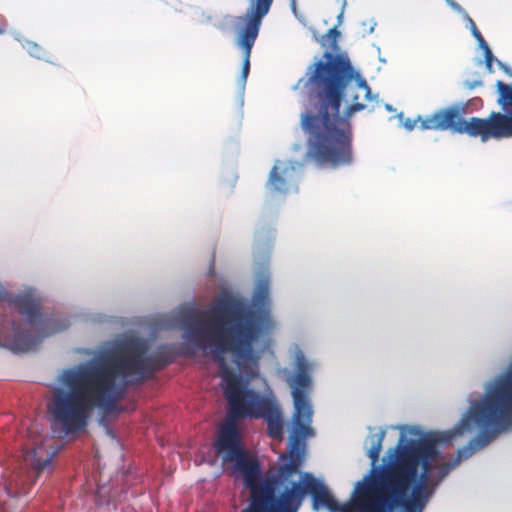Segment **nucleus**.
<instances>
[{"label": "nucleus", "mask_w": 512, "mask_h": 512, "mask_svg": "<svg viewBox=\"0 0 512 512\" xmlns=\"http://www.w3.org/2000/svg\"><path fill=\"white\" fill-rule=\"evenodd\" d=\"M395 447L377 465L385 430L365 440L371 470L354 485L352 497L388 494L384 499L409 512H424L438 487L462 461L512 431V362L484 384L452 430L402 425Z\"/></svg>", "instance_id": "obj_1"}, {"label": "nucleus", "mask_w": 512, "mask_h": 512, "mask_svg": "<svg viewBox=\"0 0 512 512\" xmlns=\"http://www.w3.org/2000/svg\"><path fill=\"white\" fill-rule=\"evenodd\" d=\"M81 352L92 358L64 369L48 402L51 427L60 438L86 431L94 409L117 412L130 387L142 385L168 364L151 351L150 340L133 332Z\"/></svg>", "instance_id": "obj_2"}, {"label": "nucleus", "mask_w": 512, "mask_h": 512, "mask_svg": "<svg viewBox=\"0 0 512 512\" xmlns=\"http://www.w3.org/2000/svg\"><path fill=\"white\" fill-rule=\"evenodd\" d=\"M340 32L331 28L322 37L329 46L322 59L310 64L293 90L307 96L308 105L301 114V127L307 135L306 157L318 167L339 169L355 162L351 118L367 108L359 102L364 92L367 101H376L365 77L346 53H338Z\"/></svg>", "instance_id": "obj_3"}, {"label": "nucleus", "mask_w": 512, "mask_h": 512, "mask_svg": "<svg viewBox=\"0 0 512 512\" xmlns=\"http://www.w3.org/2000/svg\"><path fill=\"white\" fill-rule=\"evenodd\" d=\"M161 326L165 330H181L189 348L209 354L219 363L224 395L234 417L263 419L271 438H283L281 407L267 380L258 372L263 350L253 347L252 358L238 359L232 345L210 343L208 323L199 317L194 302L185 303L167 315Z\"/></svg>", "instance_id": "obj_4"}, {"label": "nucleus", "mask_w": 512, "mask_h": 512, "mask_svg": "<svg viewBox=\"0 0 512 512\" xmlns=\"http://www.w3.org/2000/svg\"><path fill=\"white\" fill-rule=\"evenodd\" d=\"M290 365L293 371L283 369L286 383L291 389L294 404L292 427L288 438V451L290 458L285 457L284 463L272 474L263 476L259 485H263L271 477L283 484L300 488L304 497L309 495L312 499L314 511L327 509L330 512H346L343 506L333 497L325 483L310 472H301L299 468L305 459L306 439L315 436L312 428L313 407L309 400V393L313 386L312 375L317 363L308 358L301 347L294 343L289 350Z\"/></svg>", "instance_id": "obj_5"}, {"label": "nucleus", "mask_w": 512, "mask_h": 512, "mask_svg": "<svg viewBox=\"0 0 512 512\" xmlns=\"http://www.w3.org/2000/svg\"><path fill=\"white\" fill-rule=\"evenodd\" d=\"M276 230L272 221L263 215L255 229L253 262L256 281L250 305L229 293H222L215 307L228 317L222 326L223 337L219 343L232 345L238 359L253 356V347L261 337L268 335L272 322L270 315V258Z\"/></svg>", "instance_id": "obj_6"}, {"label": "nucleus", "mask_w": 512, "mask_h": 512, "mask_svg": "<svg viewBox=\"0 0 512 512\" xmlns=\"http://www.w3.org/2000/svg\"><path fill=\"white\" fill-rule=\"evenodd\" d=\"M216 454L223 465H230L232 472L242 477L243 485L251 492L247 507L241 512H298L304 500L300 488L287 486L275 477L263 485L261 465L250 456L238 425L228 421L218 432L214 442Z\"/></svg>", "instance_id": "obj_7"}, {"label": "nucleus", "mask_w": 512, "mask_h": 512, "mask_svg": "<svg viewBox=\"0 0 512 512\" xmlns=\"http://www.w3.org/2000/svg\"><path fill=\"white\" fill-rule=\"evenodd\" d=\"M69 325L66 317H45L41 313L34 287L13 293L0 281V336L12 352H27L45 337L64 331Z\"/></svg>", "instance_id": "obj_8"}, {"label": "nucleus", "mask_w": 512, "mask_h": 512, "mask_svg": "<svg viewBox=\"0 0 512 512\" xmlns=\"http://www.w3.org/2000/svg\"><path fill=\"white\" fill-rule=\"evenodd\" d=\"M467 111L468 104L459 101L425 117L419 115L420 129L467 134L471 137H480L482 142H487L491 139L498 112H492L487 118L470 117L465 119Z\"/></svg>", "instance_id": "obj_9"}, {"label": "nucleus", "mask_w": 512, "mask_h": 512, "mask_svg": "<svg viewBox=\"0 0 512 512\" xmlns=\"http://www.w3.org/2000/svg\"><path fill=\"white\" fill-rule=\"evenodd\" d=\"M273 0H251L250 7L243 16L224 17L226 24L239 26L245 24L238 32L237 45L243 51V65L237 80V102L240 108L244 106V94L247 78L250 72V56L254 43L258 37L262 19L268 14Z\"/></svg>", "instance_id": "obj_10"}, {"label": "nucleus", "mask_w": 512, "mask_h": 512, "mask_svg": "<svg viewBox=\"0 0 512 512\" xmlns=\"http://www.w3.org/2000/svg\"><path fill=\"white\" fill-rule=\"evenodd\" d=\"M303 172V162L276 160L269 173L267 188L270 192L282 195L298 192V184L303 176Z\"/></svg>", "instance_id": "obj_11"}, {"label": "nucleus", "mask_w": 512, "mask_h": 512, "mask_svg": "<svg viewBox=\"0 0 512 512\" xmlns=\"http://www.w3.org/2000/svg\"><path fill=\"white\" fill-rule=\"evenodd\" d=\"M497 88L499 92L498 103L501 105L504 113H497L491 139L500 140L512 136V86L498 81Z\"/></svg>", "instance_id": "obj_12"}, {"label": "nucleus", "mask_w": 512, "mask_h": 512, "mask_svg": "<svg viewBox=\"0 0 512 512\" xmlns=\"http://www.w3.org/2000/svg\"><path fill=\"white\" fill-rule=\"evenodd\" d=\"M363 512H409L394 503L384 499L383 497L377 498L374 503L365 508Z\"/></svg>", "instance_id": "obj_13"}, {"label": "nucleus", "mask_w": 512, "mask_h": 512, "mask_svg": "<svg viewBox=\"0 0 512 512\" xmlns=\"http://www.w3.org/2000/svg\"><path fill=\"white\" fill-rule=\"evenodd\" d=\"M13 36L14 39L20 42L22 47L27 50L30 56L37 59H44L45 50L39 44L30 40L23 39L18 32H15Z\"/></svg>", "instance_id": "obj_14"}, {"label": "nucleus", "mask_w": 512, "mask_h": 512, "mask_svg": "<svg viewBox=\"0 0 512 512\" xmlns=\"http://www.w3.org/2000/svg\"><path fill=\"white\" fill-rule=\"evenodd\" d=\"M463 19L466 22V28H468L470 30L472 36L476 39V41L478 42L481 39H483V36L480 33V31L478 30L473 19L468 14H465V17Z\"/></svg>", "instance_id": "obj_15"}, {"label": "nucleus", "mask_w": 512, "mask_h": 512, "mask_svg": "<svg viewBox=\"0 0 512 512\" xmlns=\"http://www.w3.org/2000/svg\"><path fill=\"white\" fill-rule=\"evenodd\" d=\"M446 4L457 14L461 15L462 18L465 17V14H468L466 10L459 5L455 0H445Z\"/></svg>", "instance_id": "obj_16"}, {"label": "nucleus", "mask_w": 512, "mask_h": 512, "mask_svg": "<svg viewBox=\"0 0 512 512\" xmlns=\"http://www.w3.org/2000/svg\"><path fill=\"white\" fill-rule=\"evenodd\" d=\"M94 322L96 323H99V324H104V323H111L112 322V319L113 317L112 316H109V315H106V314H103V313H96L92 316L91 318Z\"/></svg>", "instance_id": "obj_17"}, {"label": "nucleus", "mask_w": 512, "mask_h": 512, "mask_svg": "<svg viewBox=\"0 0 512 512\" xmlns=\"http://www.w3.org/2000/svg\"><path fill=\"white\" fill-rule=\"evenodd\" d=\"M477 43H478V47L483 51L484 57L485 56L490 57V55L493 54L489 45L487 44V42L485 41L484 38L481 39L480 41H478Z\"/></svg>", "instance_id": "obj_18"}, {"label": "nucleus", "mask_w": 512, "mask_h": 512, "mask_svg": "<svg viewBox=\"0 0 512 512\" xmlns=\"http://www.w3.org/2000/svg\"><path fill=\"white\" fill-rule=\"evenodd\" d=\"M52 463V458L51 457H48L46 459H43L39 462H37L36 464V470L37 471H43L45 470L46 468H48Z\"/></svg>", "instance_id": "obj_19"}, {"label": "nucleus", "mask_w": 512, "mask_h": 512, "mask_svg": "<svg viewBox=\"0 0 512 512\" xmlns=\"http://www.w3.org/2000/svg\"><path fill=\"white\" fill-rule=\"evenodd\" d=\"M496 60L497 58L493 54H491L490 57L485 56V65L489 73L493 72V62H496Z\"/></svg>", "instance_id": "obj_20"}, {"label": "nucleus", "mask_w": 512, "mask_h": 512, "mask_svg": "<svg viewBox=\"0 0 512 512\" xmlns=\"http://www.w3.org/2000/svg\"><path fill=\"white\" fill-rule=\"evenodd\" d=\"M496 63L498 67L505 72L507 75L512 77V68L509 67L506 63L502 62L501 60L497 59Z\"/></svg>", "instance_id": "obj_21"}, {"label": "nucleus", "mask_w": 512, "mask_h": 512, "mask_svg": "<svg viewBox=\"0 0 512 512\" xmlns=\"http://www.w3.org/2000/svg\"><path fill=\"white\" fill-rule=\"evenodd\" d=\"M483 83L481 80H472V81H469V80H466L464 82V86L469 89V90H473L475 89L476 87H479L481 86Z\"/></svg>", "instance_id": "obj_22"}, {"label": "nucleus", "mask_w": 512, "mask_h": 512, "mask_svg": "<svg viewBox=\"0 0 512 512\" xmlns=\"http://www.w3.org/2000/svg\"><path fill=\"white\" fill-rule=\"evenodd\" d=\"M420 120L417 118L415 120H412L411 118H406L405 121L403 122V126L408 130V131H411L414 129L415 125H416V122Z\"/></svg>", "instance_id": "obj_23"}, {"label": "nucleus", "mask_w": 512, "mask_h": 512, "mask_svg": "<svg viewBox=\"0 0 512 512\" xmlns=\"http://www.w3.org/2000/svg\"><path fill=\"white\" fill-rule=\"evenodd\" d=\"M290 7H291L292 13L294 14V16L297 19L302 18V16L298 12L297 5H296V0H290Z\"/></svg>", "instance_id": "obj_24"}, {"label": "nucleus", "mask_w": 512, "mask_h": 512, "mask_svg": "<svg viewBox=\"0 0 512 512\" xmlns=\"http://www.w3.org/2000/svg\"><path fill=\"white\" fill-rule=\"evenodd\" d=\"M344 8H345V7H343V6H342V10H341L340 14H339V15H338V17H337V19H338V22H339V23H341V22H342Z\"/></svg>", "instance_id": "obj_25"}, {"label": "nucleus", "mask_w": 512, "mask_h": 512, "mask_svg": "<svg viewBox=\"0 0 512 512\" xmlns=\"http://www.w3.org/2000/svg\"><path fill=\"white\" fill-rule=\"evenodd\" d=\"M385 108H386V110H388V111H393V110H394V108H393V107H392V105H390V104H386V105H385Z\"/></svg>", "instance_id": "obj_26"}, {"label": "nucleus", "mask_w": 512, "mask_h": 512, "mask_svg": "<svg viewBox=\"0 0 512 512\" xmlns=\"http://www.w3.org/2000/svg\"><path fill=\"white\" fill-rule=\"evenodd\" d=\"M375 26H376V22H373V25L369 29V33H372L374 31Z\"/></svg>", "instance_id": "obj_27"}, {"label": "nucleus", "mask_w": 512, "mask_h": 512, "mask_svg": "<svg viewBox=\"0 0 512 512\" xmlns=\"http://www.w3.org/2000/svg\"><path fill=\"white\" fill-rule=\"evenodd\" d=\"M379 61L382 62V63H386V59L381 57V56H379Z\"/></svg>", "instance_id": "obj_28"}, {"label": "nucleus", "mask_w": 512, "mask_h": 512, "mask_svg": "<svg viewBox=\"0 0 512 512\" xmlns=\"http://www.w3.org/2000/svg\"><path fill=\"white\" fill-rule=\"evenodd\" d=\"M347 4V1L346 0H343V7H345Z\"/></svg>", "instance_id": "obj_29"}, {"label": "nucleus", "mask_w": 512, "mask_h": 512, "mask_svg": "<svg viewBox=\"0 0 512 512\" xmlns=\"http://www.w3.org/2000/svg\"><path fill=\"white\" fill-rule=\"evenodd\" d=\"M398 116H399L400 119H402L403 118V113H400Z\"/></svg>", "instance_id": "obj_30"}, {"label": "nucleus", "mask_w": 512, "mask_h": 512, "mask_svg": "<svg viewBox=\"0 0 512 512\" xmlns=\"http://www.w3.org/2000/svg\"><path fill=\"white\" fill-rule=\"evenodd\" d=\"M4 33V30L0 28V35Z\"/></svg>", "instance_id": "obj_31"}, {"label": "nucleus", "mask_w": 512, "mask_h": 512, "mask_svg": "<svg viewBox=\"0 0 512 512\" xmlns=\"http://www.w3.org/2000/svg\"><path fill=\"white\" fill-rule=\"evenodd\" d=\"M511 362H512V359H511Z\"/></svg>", "instance_id": "obj_32"}]
</instances>
